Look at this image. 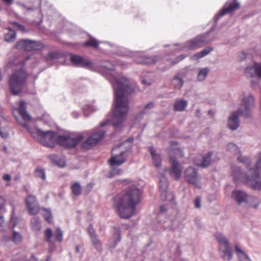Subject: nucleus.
Here are the masks:
<instances>
[{
    "label": "nucleus",
    "instance_id": "f257e3e1",
    "mask_svg": "<svg viewBox=\"0 0 261 261\" xmlns=\"http://www.w3.org/2000/svg\"><path fill=\"white\" fill-rule=\"evenodd\" d=\"M109 80L115 94L113 117L112 120L107 119L102 122L100 127L112 124L114 127H118L125 120L129 109V101L126 96L135 92V86L128 79L121 75L111 76Z\"/></svg>",
    "mask_w": 261,
    "mask_h": 261
},
{
    "label": "nucleus",
    "instance_id": "f03ea898",
    "mask_svg": "<svg viewBox=\"0 0 261 261\" xmlns=\"http://www.w3.org/2000/svg\"><path fill=\"white\" fill-rule=\"evenodd\" d=\"M141 194V190L132 185L123 196L114 198V207L121 218L129 219L134 215L136 206L140 202Z\"/></svg>",
    "mask_w": 261,
    "mask_h": 261
},
{
    "label": "nucleus",
    "instance_id": "7ed1b4c3",
    "mask_svg": "<svg viewBox=\"0 0 261 261\" xmlns=\"http://www.w3.org/2000/svg\"><path fill=\"white\" fill-rule=\"evenodd\" d=\"M29 59L27 57L22 61L14 60L9 62L7 65L8 68L15 70L9 77L8 85L10 92L14 95H17L23 90L27 80L28 74L22 68L25 62Z\"/></svg>",
    "mask_w": 261,
    "mask_h": 261
},
{
    "label": "nucleus",
    "instance_id": "20e7f679",
    "mask_svg": "<svg viewBox=\"0 0 261 261\" xmlns=\"http://www.w3.org/2000/svg\"><path fill=\"white\" fill-rule=\"evenodd\" d=\"M239 8V4L237 2L236 0L227 2L220 12L217 15H215L214 18L215 24L212 29L206 33L198 35L193 39L188 41L186 43V46L190 49H195L215 40V38H210L208 35L212 32L214 31L215 25L218 20L226 13L237 10Z\"/></svg>",
    "mask_w": 261,
    "mask_h": 261
},
{
    "label": "nucleus",
    "instance_id": "39448f33",
    "mask_svg": "<svg viewBox=\"0 0 261 261\" xmlns=\"http://www.w3.org/2000/svg\"><path fill=\"white\" fill-rule=\"evenodd\" d=\"M254 100L253 97L250 95L243 99L242 103L237 111L233 112L228 120V126L232 130H236L239 126V116L246 118L251 117V110L253 108Z\"/></svg>",
    "mask_w": 261,
    "mask_h": 261
},
{
    "label": "nucleus",
    "instance_id": "423d86ee",
    "mask_svg": "<svg viewBox=\"0 0 261 261\" xmlns=\"http://www.w3.org/2000/svg\"><path fill=\"white\" fill-rule=\"evenodd\" d=\"M23 125L28 129L33 137L38 139L43 145L49 146L47 140H53L55 139V134L53 131H43L38 127L32 129L27 123H24Z\"/></svg>",
    "mask_w": 261,
    "mask_h": 261
},
{
    "label": "nucleus",
    "instance_id": "0eeeda50",
    "mask_svg": "<svg viewBox=\"0 0 261 261\" xmlns=\"http://www.w3.org/2000/svg\"><path fill=\"white\" fill-rule=\"evenodd\" d=\"M55 134V139L53 140L50 139L47 140L49 143L50 147H53L50 144V142L52 143L56 140L57 141L58 144L66 148H73L77 145L83 139V137L82 136H78L75 137H71L69 135H59L56 138L57 135Z\"/></svg>",
    "mask_w": 261,
    "mask_h": 261
},
{
    "label": "nucleus",
    "instance_id": "6e6552de",
    "mask_svg": "<svg viewBox=\"0 0 261 261\" xmlns=\"http://www.w3.org/2000/svg\"><path fill=\"white\" fill-rule=\"evenodd\" d=\"M215 238L220 244L219 251L222 257L225 260H230L232 254L228 240L219 232H217L215 234Z\"/></svg>",
    "mask_w": 261,
    "mask_h": 261
},
{
    "label": "nucleus",
    "instance_id": "1a4fd4ad",
    "mask_svg": "<svg viewBox=\"0 0 261 261\" xmlns=\"http://www.w3.org/2000/svg\"><path fill=\"white\" fill-rule=\"evenodd\" d=\"M232 197L236 202L241 204L244 202H254V204H251L250 206L256 208L259 205V202L257 198L248 195L246 192L242 190H234L232 192Z\"/></svg>",
    "mask_w": 261,
    "mask_h": 261
},
{
    "label": "nucleus",
    "instance_id": "9d476101",
    "mask_svg": "<svg viewBox=\"0 0 261 261\" xmlns=\"http://www.w3.org/2000/svg\"><path fill=\"white\" fill-rule=\"evenodd\" d=\"M259 173L253 168H250L246 172V183L252 189L261 190V179H258Z\"/></svg>",
    "mask_w": 261,
    "mask_h": 261
},
{
    "label": "nucleus",
    "instance_id": "9b49d317",
    "mask_svg": "<svg viewBox=\"0 0 261 261\" xmlns=\"http://www.w3.org/2000/svg\"><path fill=\"white\" fill-rule=\"evenodd\" d=\"M106 131L97 129L94 133L87 138L82 143V147L86 149H90L93 146L96 145L103 139Z\"/></svg>",
    "mask_w": 261,
    "mask_h": 261
},
{
    "label": "nucleus",
    "instance_id": "f8f14e48",
    "mask_svg": "<svg viewBox=\"0 0 261 261\" xmlns=\"http://www.w3.org/2000/svg\"><path fill=\"white\" fill-rule=\"evenodd\" d=\"M43 47L39 41H33L30 39H22L17 41L15 47L18 49H23L26 51L37 50Z\"/></svg>",
    "mask_w": 261,
    "mask_h": 261
},
{
    "label": "nucleus",
    "instance_id": "ddd939ff",
    "mask_svg": "<svg viewBox=\"0 0 261 261\" xmlns=\"http://www.w3.org/2000/svg\"><path fill=\"white\" fill-rule=\"evenodd\" d=\"M25 203L30 215H35L38 213L40 208L35 196L29 194L25 198Z\"/></svg>",
    "mask_w": 261,
    "mask_h": 261
},
{
    "label": "nucleus",
    "instance_id": "4468645a",
    "mask_svg": "<svg viewBox=\"0 0 261 261\" xmlns=\"http://www.w3.org/2000/svg\"><path fill=\"white\" fill-rule=\"evenodd\" d=\"M134 61L138 64L149 65L156 63L158 58L155 56H147L143 53L139 52L134 57Z\"/></svg>",
    "mask_w": 261,
    "mask_h": 261
},
{
    "label": "nucleus",
    "instance_id": "2eb2a0df",
    "mask_svg": "<svg viewBox=\"0 0 261 261\" xmlns=\"http://www.w3.org/2000/svg\"><path fill=\"white\" fill-rule=\"evenodd\" d=\"M245 73L248 77L261 79V63L254 62L253 64L246 67Z\"/></svg>",
    "mask_w": 261,
    "mask_h": 261
},
{
    "label": "nucleus",
    "instance_id": "dca6fc26",
    "mask_svg": "<svg viewBox=\"0 0 261 261\" xmlns=\"http://www.w3.org/2000/svg\"><path fill=\"white\" fill-rule=\"evenodd\" d=\"M169 162L171 164L169 174L174 179L177 180L181 177L182 169L179 166L178 162L174 157L170 156Z\"/></svg>",
    "mask_w": 261,
    "mask_h": 261
},
{
    "label": "nucleus",
    "instance_id": "f3484780",
    "mask_svg": "<svg viewBox=\"0 0 261 261\" xmlns=\"http://www.w3.org/2000/svg\"><path fill=\"white\" fill-rule=\"evenodd\" d=\"M70 59L71 62L77 67H88L92 65V63L89 60L77 55L70 54Z\"/></svg>",
    "mask_w": 261,
    "mask_h": 261
},
{
    "label": "nucleus",
    "instance_id": "a211bd4d",
    "mask_svg": "<svg viewBox=\"0 0 261 261\" xmlns=\"http://www.w3.org/2000/svg\"><path fill=\"white\" fill-rule=\"evenodd\" d=\"M197 170L193 167H189L184 172L185 180L192 185H196L197 180Z\"/></svg>",
    "mask_w": 261,
    "mask_h": 261
},
{
    "label": "nucleus",
    "instance_id": "6ab92c4d",
    "mask_svg": "<svg viewBox=\"0 0 261 261\" xmlns=\"http://www.w3.org/2000/svg\"><path fill=\"white\" fill-rule=\"evenodd\" d=\"M116 149V148H114L112 150V152ZM126 152V151H121V152L117 154L114 155L112 153V157L109 160V163L111 166H119L125 163L127 160L124 155Z\"/></svg>",
    "mask_w": 261,
    "mask_h": 261
},
{
    "label": "nucleus",
    "instance_id": "aec40b11",
    "mask_svg": "<svg viewBox=\"0 0 261 261\" xmlns=\"http://www.w3.org/2000/svg\"><path fill=\"white\" fill-rule=\"evenodd\" d=\"M213 154L212 151H210L205 155L200 156V159L196 158L194 161L195 164L197 166L203 168L207 167L211 163Z\"/></svg>",
    "mask_w": 261,
    "mask_h": 261
},
{
    "label": "nucleus",
    "instance_id": "412c9836",
    "mask_svg": "<svg viewBox=\"0 0 261 261\" xmlns=\"http://www.w3.org/2000/svg\"><path fill=\"white\" fill-rule=\"evenodd\" d=\"M245 174L240 167H234L232 169V176L237 184L243 180L246 182Z\"/></svg>",
    "mask_w": 261,
    "mask_h": 261
},
{
    "label": "nucleus",
    "instance_id": "4be33fe9",
    "mask_svg": "<svg viewBox=\"0 0 261 261\" xmlns=\"http://www.w3.org/2000/svg\"><path fill=\"white\" fill-rule=\"evenodd\" d=\"M88 230L93 246L97 251L101 252L102 250V244L95 233L94 229H88Z\"/></svg>",
    "mask_w": 261,
    "mask_h": 261
},
{
    "label": "nucleus",
    "instance_id": "5701e85b",
    "mask_svg": "<svg viewBox=\"0 0 261 261\" xmlns=\"http://www.w3.org/2000/svg\"><path fill=\"white\" fill-rule=\"evenodd\" d=\"M168 187V180L164 175H162L160 179L159 188L161 192V196L163 200H165L166 198Z\"/></svg>",
    "mask_w": 261,
    "mask_h": 261
},
{
    "label": "nucleus",
    "instance_id": "b1692460",
    "mask_svg": "<svg viewBox=\"0 0 261 261\" xmlns=\"http://www.w3.org/2000/svg\"><path fill=\"white\" fill-rule=\"evenodd\" d=\"M26 108V102L24 101H21L18 108V113L24 121H30L31 117L27 112Z\"/></svg>",
    "mask_w": 261,
    "mask_h": 261
},
{
    "label": "nucleus",
    "instance_id": "393cba45",
    "mask_svg": "<svg viewBox=\"0 0 261 261\" xmlns=\"http://www.w3.org/2000/svg\"><path fill=\"white\" fill-rule=\"evenodd\" d=\"M53 237V232L51 229H46L45 231V241L49 243L48 251L51 253L55 251L56 246L51 241V238Z\"/></svg>",
    "mask_w": 261,
    "mask_h": 261
},
{
    "label": "nucleus",
    "instance_id": "a878e982",
    "mask_svg": "<svg viewBox=\"0 0 261 261\" xmlns=\"http://www.w3.org/2000/svg\"><path fill=\"white\" fill-rule=\"evenodd\" d=\"M9 32L4 36V40L7 42H14L16 37V33L12 29L8 28Z\"/></svg>",
    "mask_w": 261,
    "mask_h": 261
},
{
    "label": "nucleus",
    "instance_id": "bb28decb",
    "mask_svg": "<svg viewBox=\"0 0 261 261\" xmlns=\"http://www.w3.org/2000/svg\"><path fill=\"white\" fill-rule=\"evenodd\" d=\"M188 106V102L184 99L177 100L174 105V110L175 111H183Z\"/></svg>",
    "mask_w": 261,
    "mask_h": 261
},
{
    "label": "nucleus",
    "instance_id": "cd10ccee",
    "mask_svg": "<svg viewBox=\"0 0 261 261\" xmlns=\"http://www.w3.org/2000/svg\"><path fill=\"white\" fill-rule=\"evenodd\" d=\"M235 250L239 258V261H251L248 256L238 245H236Z\"/></svg>",
    "mask_w": 261,
    "mask_h": 261
},
{
    "label": "nucleus",
    "instance_id": "c85d7f7f",
    "mask_svg": "<svg viewBox=\"0 0 261 261\" xmlns=\"http://www.w3.org/2000/svg\"><path fill=\"white\" fill-rule=\"evenodd\" d=\"M213 49L214 48L213 47L208 46L206 47L200 51L195 54L193 56V58H196V59L202 58L209 54L213 50Z\"/></svg>",
    "mask_w": 261,
    "mask_h": 261
},
{
    "label": "nucleus",
    "instance_id": "c756f323",
    "mask_svg": "<svg viewBox=\"0 0 261 261\" xmlns=\"http://www.w3.org/2000/svg\"><path fill=\"white\" fill-rule=\"evenodd\" d=\"M184 84V80L182 78L179 77L178 75H176L172 80V85L174 86L175 89H180Z\"/></svg>",
    "mask_w": 261,
    "mask_h": 261
},
{
    "label": "nucleus",
    "instance_id": "7c9ffc66",
    "mask_svg": "<svg viewBox=\"0 0 261 261\" xmlns=\"http://www.w3.org/2000/svg\"><path fill=\"white\" fill-rule=\"evenodd\" d=\"M210 69L208 67H205L200 69L197 75V80L199 82L203 81L206 77Z\"/></svg>",
    "mask_w": 261,
    "mask_h": 261
},
{
    "label": "nucleus",
    "instance_id": "2f4dec72",
    "mask_svg": "<svg viewBox=\"0 0 261 261\" xmlns=\"http://www.w3.org/2000/svg\"><path fill=\"white\" fill-rule=\"evenodd\" d=\"M21 220V219L20 218L15 216L14 210L13 208L11 211V218L10 219V225L12 226V228L17 227Z\"/></svg>",
    "mask_w": 261,
    "mask_h": 261
},
{
    "label": "nucleus",
    "instance_id": "473e14b6",
    "mask_svg": "<svg viewBox=\"0 0 261 261\" xmlns=\"http://www.w3.org/2000/svg\"><path fill=\"white\" fill-rule=\"evenodd\" d=\"M101 68L107 71H114L115 69V65L113 63L108 60H102L100 62Z\"/></svg>",
    "mask_w": 261,
    "mask_h": 261
},
{
    "label": "nucleus",
    "instance_id": "72a5a7b5",
    "mask_svg": "<svg viewBox=\"0 0 261 261\" xmlns=\"http://www.w3.org/2000/svg\"><path fill=\"white\" fill-rule=\"evenodd\" d=\"M177 142L176 141H171L170 145L172 146L171 150L172 151L178 156H183L184 153L182 150L176 146Z\"/></svg>",
    "mask_w": 261,
    "mask_h": 261
},
{
    "label": "nucleus",
    "instance_id": "f704fd0d",
    "mask_svg": "<svg viewBox=\"0 0 261 261\" xmlns=\"http://www.w3.org/2000/svg\"><path fill=\"white\" fill-rule=\"evenodd\" d=\"M89 40H87L84 43L85 47H92L94 48H97L98 47L99 42L94 38L89 36Z\"/></svg>",
    "mask_w": 261,
    "mask_h": 261
},
{
    "label": "nucleus",
    "instance_id": "c9c22d12",
    "mask_svg": "<svg viewBox=\"0 0 261 261\" xmlns=\"http://www.w3.org/2000/svg\"><path fill=\"white\" fill-rule=\"evenodd\" d=\"M237 160L239 162L244 163L245 164L246 168L248 169L247 171H248L250 168H253V167H252L251 165V161L248 158L245 156H239Z\"/></svg>",
    "mask_w": 261,
    "mask_h": 261
},
{
    "label": "nucleus",
    "instance_id": "e433bc0d",
    "mask_svg": "<svg viewBox=\"0 0 261 261\" xmlns=\"http://www.w3.org/2000/svg\"><path fill=\"white\" fill-rule=\"evenodd\" d=\"M133 140L134 139L133 138L130 137L126 139L122 143L120 144V146H124L125 148V150L124 151H126V152H127L132 149L133 146Z\"/></svg>",
    "mask_w": 261,
    "mask_h": 261
},
{
    "label": "nucleus",
    "instance_id": "4c0bfd02",
    "mask_svg": "<svg viewBox=\"0 0 261 261\" xmlns=\"http://www.w3.org/2000/svg\"><path fill=\"white\" fill-rule=\"evenodd\" d=\"M41 210L44 211V213H43V216L44 219L47 221L48 223H51L53 221V216L51 215V210L50 209L41 208Z\"/></svg>",
    "mask_w": 261,
    "mask_h": 261
},
{
    "label": "nucleus",
    "instance_id": "58836bf2",
    "mask_svg": "<svg viewBox=\"0 0 261 261\" xmlns=\"http://www.w3.org/2000/svg\"><path fill=\"white\" fill-rule=\"evenodd\" d=\"M35 175L36 177L40 178L43 180L46 179L45 170L41 167H38L35 169Z\"/></svg>",
    "mask_w": 261,
    "mask_h": 261
},
{
    "label": "nucleus",
    "instance_id": "ea45409f",
    "mask_svg": "<svg viewBox=\"0 0 261 261\" xmlns=\"http://www.w3.org/2000/svg\"><path fill=\"white\" fill-rule=\"evenodd\" d=\"M72 192L74 195H79L81 193V186L79 182L74 183L71 186Z\"/></svg>",
    "mask_w": 261,
    "mask_h": 261
},
{
    "label": "nucleus",
    "instance_id": "a19ab883",
    "mask_svg": "<svg viewBox=\"0 0 261 261\" xmlns=\"http://www.w3.org/2000/svg\"><path fill=\"white\" fill-rule=\"evenodd\" d=\"M226 149L228 151L237 154L239 152L238 146L234 143H229L226 146Z\"/></svg>",
    "mask_w": 261,
    "mask_h": 261
},
{
    "label": "nucleus",
    "instance_id": "79ce46f5",
    "mask_svg": "<svg viewBox=\"0 0 261 261\" xmlns=\"http://www.w3.org/2000/svg\"><path fill=\"white\" fill-rule=\"evenodd\" d=\"M12 241L15 244H19L21 242L22 240L21 234L15 231L13 232V236L11 239Z\"/></svg>",
    "mask_w": 261,
    "mask_h": 261
},
{
    "label": "nucleus",
    "instance_id": "37998d69",
    "mask_svg": "<svg viewBox=\"0 0 261 261\" xmlns=\"http://www.w3.org/2000/svg\"><path fill=\"white\" fill-rule=\"evenodd\" d=\"M31 224L33 228H40L41 227V220L38 217L32 218Z\"/></svg>",
    "mask_w": 261,
    "mask_h": 261
},
{
    "label": "nucleus",
    "instance_id": "c03bdc74",
    "mask_svg": "<svg viewBox=\"0 0 261 261\" xmlns=\"http://www.w3.org/2000/svg\"><path fill=\"white\" fill-rule=\"evenodd\" d=\"M53 237H54L57 241L60 243L63 241V232L61 229H56L55 232H53Z\"/></svg>",
    "mask_w": 261,
    "mask_h": 261
},
{
    "label": "nucleus",
    "instance_id": "a18cd8bd",
    "mask_svg": "<svg viewBox=\"0 0 261 261\" xmlns=\"http://www.w3.org/2000/svg\"><path fill=\"white\" fill-rule=\"evenodd\" d=\"M63 57V54L56 51L50 52L48 54V57L51 60L59 59Z\"/></svg>",
    "mask_w": 261,
    "mask_h": 261
},
{
    "label": "nucleus",
    "instance_id": "49530a36",
    "mask_svg": "<svg viewBox=\"0 0 261 261\" xmlns=\"http://www.w3.org/2000/svg\"><path fill=\"white\" fill-rule=\"evenodd\" d=\"M49 158L50 160L54 163L56 165H58L59 167H63L64 166V164L63 163L62 164H61L59 163V157L55 155V154H52L49 156Z\"/></svg>",
    "mask_w": 261,
    "mask_h": 261
},
{
    "label": "nucleus",
    "instance_id": "de8ad7c7",
    "mask_svg": "<svg viewBox=\"0 0 261 261\" xmlns=\"http://www.w3.org/2000/svg\"><path fill=\"white\" fill-rule=\"evenodd\" d=\"M167 212V208L166 205H161L159 207V212L158 214V217L166 215Z\"/></svg>",
    "mask_w": 261,
    "mask_h": 261
},
{
    "label": "nucleus",
    "instance_id": "09e8293b",
    "mask_svg": "<svg viewBox=\"0 0 261 261\" xmlns=\"http://www.w3.org/2000/svg\"><path fill=\"white\" fill-rule=\"evenodd\" d=\"M153 164L154 165L158 167L161 165V159L159 154H156L152 157Z\"/></svg>",
    "mask_w": 261,
    "mask_h": 261
},
{
    "label": "nucleus",
    "instance_id": "8fccbe9b",
    "mask_svg": "<svg viewBox=\"0 0 261 261\" xmlns=\"http://www.w3.org/2000/svg\"><path fill=\"white\" fill-rule=\"evenodd\" d=\"M154 102H150L149 103H148V104L145 105L144 109L142 110L143 113H145L146 114H147L148 113V111L150 109H153L154 108Z\"/></svg>",
    "mask_w": 261,
    "mask_h": 261
},
{
    "label": "nucleus",
    "instance_id": "3c124183",
    "mask_svg": "<svg viewBox=\"0 0 261 261\" xmlns=\"http://www.w3.org/2000/svg\"><path fill=\"white\" fill-rule=\"evenodd\" d=\"M123 172L122 170L120 169H113L110 172V177L112 178L116 175H119Z\"/></svg>",
    "mask_w": 261,
    "mask_h": 261
},
{
    "label": "nucleus",
    "instance_id": "603ef678",
    "mask_svg": "<svg viewBox=\"0 0 261 261\" xmlns=\"http://www.w3.org/2000/svg\"><path fill=\"white\" fill-rule=\"evenodd\" d=\"M253 169L257 171L258 173L261 171V153L259 154L258 159L256 163L255 168L253 167Z\"/></svg>",
    "mask_w": 261,
    "mask_h": 261
},
{
    "label": "nucleus",
    "instance_id": "864d4df0",
    "mask_svg": "<svg viewBox=\"0 0 261 261\" xmlns=\"http://www.w3.org/2000/svg\"><path fill=\"white\" fill-rule=\"evenodd\" d=\"M11 23L14 27H17L18 30L22 31V32H25L26 30L24 25L19 24L16 21H12L11 22Z\"/></svg>",
    "mask_w": 261,
    "mask_h": 261
},
{
    "label": "nucleus",
    "instance_id": "5fc2aeb1",
    "mask_svg": "<svg viewBox=\"0 0 261 261\" xmlns=\"http://www.w3.org/2000/svg\"><path fill=\"white\" fill-rule=\"evenodd\" d=\"M146 114L145 113H143V110L138 113L135 116V120L136 121L139 122L143 118V116Z\"/></svg>",
    "mask_w": 261,
    "mask_h": 261
},
{
    "label": "nucleus",
    "instance_id": "6e6d98bb",
    "mask_svg": "<svg viewBox=\"0 0 261 261\" xmlns=\"http://www.w3.org/2000/svg\"><path fill=\"white\" fill-rule=\"evenodd\" d=\"M201 199L199 197H197L194 200V205L196 208H200L201 206Z\"/></svg>",
    "mask_w": 261,
    "mask_h": 261
},
{
    "label": "nucleus",
    "instance_id": "4d7b16f0",
    "mask_svg": "<svg viewBox=\"0 0 261 261\" xmlns=\"http://www.w3.org/2000/svg\"><path fill=\"white\" fill-rule=\"evenodd\" d=\"M186 56L185 55H181L180 56L177 57L174 62V64H176L178 63L179 61L182 60L186 58Z\"/></svg>",
    "mask_w": 261,
    "mask_h": 261
},
{
    "label": "nucleus",
    "instance_id": "13d9d810",
    "mask_svg": "<svg viewBox=\"0 0 261 261\" xmlns=\"http://www.w3.org/2000/svg\"><path fill=\"white\" fill-rule=\"evenodd\" d=\"M5 205V198L0 196V210H2Z\"/></svg>",
    "mask_w": 261,
    "mask_h": 261
},
{
    "label": "nucleus",
    "instance_id": "bf43d9fd",
    "mask_svg": "<svg viewBox=\"0 0 261 261\" xmlns=\"http://www.w3.org/2000/svg\"><path fill=\"white\" fill-rule=\"evenodd\" d=\"M246 54L244 52L242 51V53H240V54L239 55L240 60V61L244 60L246 58Z\"/></svg>",
    "mask_w": 261,
    "mask_h": 261
},
{
    "label": "nucleus",
    "instance_id": "052dcab7",
    "mask_svg": "<svg viewBox=\"0 0 261 261\" xmlns=\"http://www.w3.org/2000/svg\"><path fill=\"white\" fill-rule=\"evenodd\" d=\"M3 179L7 180V181H10L11 179V177L9 174H5L3 175Z\"/></svg>",
    "mask_w": 261,
    "mask_h": 261
},
{
    "label": "nucleus",
    "instance_id": "680f3d73",
    "mask_svg": "<svg viewBox=\"0 0 261 261\" xmlns=\"http://www.w3.org/2000/svg\"><path fill=\"white\" fill-rule=\"evenodd\" d=\"M115 234L117 236V242L120 241L121 239V236H120V232L119 231V229L117 230L115 232Z\"/></svg>",
    "mask_w": 261,
    "mask_h": 261
},
{
    "label": "nucleus",
    "instance_id": "e2e57ef3",
    "mask_svg": "<svg viewBox=\"0 0 261 261\" xmlns=\"http://www.w3.org/2000/svg\"><path fill=\"white\" fill-rule=\"evenodd\" d=\"M22 6L28 11H34L36 9V8H35L34 7H28L25 5H23Z\"/></svg>",
    "mask_w": 261,
    "mask_h": 261
},
{
    "label": "nucleus",
    "instance_id": "0e129e2a",
    "mask_svg": "<svg viewBox=\"0 0 261 261\" xmlns=\"http://www.w3.org/2000/svg\"><path fill=\"white\" fill-rule=\"evenodd\" d=\"M150 153L151 154L152 157L154 155H156L157 154L155 153V150L153 149V147H150L149 149Z\"/></svg>",
    "mask_w": 261,
    "mask_h": 261
},
{
    "label": "nucleus",
    "instance_id": "69168bd1",
    "mask_svg": "<svg viewBox=\"0 0 261 261\" xmlns=\"http://www.w3.org/2000/svg\"><path fill=\"white\" fill-rule=\"evenodd\" d=\"M80 114L78 112H73L72 113V116H73V118H77L79 117Z\"/></svg>",
    "mask_w": 261,
    "mask_h": 261
},
{
    "label": "nucleus",
    "instance_id": "338daca9",
    "mask_svg": "<svg viewBox=\"0 0 261 261\" xmlns=\"http://www.w3.org/2000/svg\"><path fill=\"white\" fill-rule=\"evenodd\" d=\"M4 223V217L2 216H0V227H3V225Z\"/></svg>",
    "mask_w": 261,
    "mask_h": 261
},
{
    "label": "nucleus",
    "instance_id": "774afa93",
    "mask_svg": "<svg viewBox=\"0 0 261 261\" xmlns=\"http://www.w3.org/2000/svg\"><path fill=\"white\" fill-rule=\"evenodd\" d=\"M142 83L145 85H150V83L149 82H147L145 80H142Z\"/></svg>",
    "mask_w": 261,
    "mask_h": 261
}]
</instances>
